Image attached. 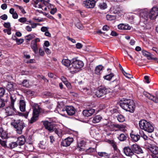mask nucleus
<instances>
[{"label":"nucleus","mask_w":158,"mask_h":158,"mask_svg":"<svg viewBox=\"0 0 158 158\" xmlns=\"http://www.w3.org/2000/svg\"><path fill=\"white\" fill-rule=\"evenodd\" d=\"M142 52L144 56L147 57H151V54L150 53L147 51L145 50H143L142 51Z\"/></svg>","instance_id":"49"},{"label":"nucleus","mask_w":158,"mask_h":158,"mask_svg":"<svg viewBox=\"0 0 158 158\" xmlns=\"http://www.w3.org/2000/svg\"><path fill=\"white\" fill-rule=\"evenodd\" d=\"M45 142L43 141L40 142V143L39 144V147L41 149H44L45 148Z\"/></svg>","instance_id":"47"},{"label":"nucleus","mask_w":158,"mask_h":158,"mask_svg":"<svg viewBox=\"0 0 158 158\" xmlns=\"http://www.w3.org/2000/svg\"><path fill=\"white\" fill-rule=\"evenodd\" d=\"M3 26L4 27H5L6 28H7L9 29V28H10V23L9 22H7V23H5L3 24Z\"/></svg>","instance_id":"56"},{"label":"nucleus","mask_w":158,"mask_h":158,"mask_svg":"<svg viewBox=\"0 0 158 158\" xmlns=\"http://www.w3.org/2000/svg\"><path fill=\"white\" fill-rule=\"evenodd\" d=\"M8 17L6 15L4 14L0 17V18L3 20H5L7 19Z\"/></svg>","instance_id":"59"},{"label":"nucleus","mask_w":158,"mask_h":158,"mask_svg":"<svg viewBox=\"0 0 158 158\" xmlns=\"http://www.w3.org/2000/svg\"><path fill=\"white\" fill-rule=\"evenodd\" d=\"M17 145V143L16 142H12L9 143L8 147L12 149L16 147Z\"/></svg>","instance_id":"41"},{"label":"nucleus","mask_w":158,"mask_h":158,"mask_svg":"<svg viewBox=\"0 0 158 158\" xmlns=\"http://www.w3.org/2000/svg\"><path fill=\"white\" fill-rule=\"evenodd\" d=\"M158 15V8L156 7H153L150 13H149V17L151 19H155Z\"/></svg>","instance_id":"10"},{"label":"nucleus","mask_w":158,"mask_h":158,"mask_svg":"<svg viewBox=\"0 0 158 158\" xmlns=\"http://www.w3.org/2000/svg\"><path fill=\"white\" fill-rule=\"evenodd\" d=\"M11 124L16 129L17 133L22 134L24 127V123L23 121L20 119L13 120L11 122Z\"/></svg>","instance_id":"4"},{"label":"nucleus","mask_w":158,"mask_h":158,"mask_svg":"<svg viewBox=\"0 0 158 158\" xmlns=\"http://www.w3.org/2000/svg\"><path fill=\"white\" fill-rule=\"evenodd\" d=\"M118 121L119 122H123L125 121L124 117L122 114H119L117 116Z\"/></svg>","instance_id":"39"},{"label":"nucleus","mask_w":158,"mask_h":158,"mask_svg":"<svg viewBox=\"0 0 158 158\" xmlns=\"http://www.w3.org/2000/svg\"><path fill=\"white\" fill-rule=\"evenodd\" d=\"M38 118V117H36V116L33 115L32 117L29 121V122L30 123H32L37 120Z\"/></svg>","instance_id":"45"},{"label":"nucleus","mask_w":158,"mask_h":158,"mask_svg":"<svg viewBox=\"0 0 158 158\" xmlns=\"http://www.w3.org/2000/svg\"><path fill=\"white\" fill-rule=\"evenodd\" d=\"M77 148L78 149L79 151H83L84 150L83 147V146H81V144H78Z\"/></svg>","instance_id":"63"},{"label":"nucleus","mask_w":158,"mask_h":158,"mask_svg":"<svg viewBox=\"0 0 158 158\" xmlns=\"http://www.w3.org/2000/svg\"><path fill=\"white\" fill-rule=\"evenodd\" d=\"M143 94L144 95L149 99L153 101L155 103H158V95H156V97H155L146 91L143 92Z\"/></svg>","instance_id":"11"},{"label":"nucleus","mask_w":158,"mask_h":158,"mask_svg":"<svg viewBox=\"0 0 158 158\" xmlns=\"http://www.w3.org/2000/svg\"><path fill=\"white\" fill-rule=\"evenodd\" d=\"M71 63H72L70 60L68 59H64L62 61V64L67 67H69Z\"/></svg>","instance_id":"28"},{"label":"nucleus","mask_w":158,"mask_h":158,"mask_svg":"<svg viewBox=\"0 0 158 158\" xmlns=\"http://www.w3.org/2000/svg\"><path fill=\"white\" fill-rule=\"evenodd\" d=\"M137 11L139 14L140 19V24L143 23L144 24H146L147 23V21L148 20L149 16V12L147 9H144L143 10L138 9Z\"/></svg>","instance_id":"5"},{"label":"nucleus","mask_w":158,"mask_h":158,"mask_svg":"<svg viewBox=\"0 0 158 158\" xmlns=\"http://www.w3.org/2000/svg\"><path fill=\"white\" fill-rule=\"evenodd\" d=\"M29 23H30L31 25V27L32 28H35L36 27L37 25H40L39 23H32L31 21H29Z\"/></svg>","instance_id":"52"},{"label":"nucleus","mask_w":158,"mask_h":158,"mask_svg":"<svg viewBox=\"0 0 158 158\" xmlns=\"http://www.w3.org/2000/svg\"><path fill=\"white\" fill-rule=\"evenodd\" d=\"M114 75L113 73H110L109 74H108L104 77L105 79L107 80H110L111 79L112 77L114 76Z\"/></svg>","instance_id":"40"},{"label":"nucleus","mask_w":158,"mask_h":158,"mask_svg":"<svg viewBox=\"0 0 158 158\" xmlns=\"http://www.w3.org/2000/svg\"><path fill=\"white\" fill-rule=\"evenodd\" d=\"M119 140L121 141H123L126 140L127 138V135L121 133L118 137Z\"/></svg>","instance_id":"29"},{"label":"nucleus","mask_w":158,"mask_h":158,"mask_svg":"<svg viewBox=\"0 0 158 158\" xmlns=\"http://www.w3.org/2000/svg\"><path fill=\"white\" fill-rule=\"evenodd\" d=\"M139 125L142 130L148 133H152L154 131V127L149 122L145 120H142L139 121Z\"/></svg>","instance_id":"3"},{"label":"nucleus","mask_w":158,"mask_h":158,"mask_svg":"<svg viewBox=\"0 0 158 158\" xmlns=\"http://www.w3.org/2000/svg\"><path fill=\"white\" fill-rule=\"evenodd\" d=\"M5 93V89L2 88H0V97L2 96Z\"/></svg>","instance_id":"57"},{"label":"nucleus","mask_w":158,"mask_h":158,"mask_svg":"<svg viewBox=\"0 0 158 158\" xmlns=\"http://www.w3.org/2000/svg\"><path fill=\"white\" fill-rule=\"evenodd\" d=\"M31 46L35 53V54L37 53L38 52V50L37 43H36L34 41L32 40L31 43Z\"/></svg>","instance_id":"24"},{"label":"nucleus","mask_w":158,"mask_h":158,"mask_svg":"<svg viewBox=\"0 0 158 158\" xmlns=\"http://www.w3.org/2000/svg\"><path fill=\"white\" fill-rule=\"evenodd\" d=\"M97 129L95 127H91L90 128V134L92 136H94L95 135H97L98 133L96 131Z\"/></svg>","instance_id":"34"},{"label":"nucleus","mask_w":158,"mask_h":158,"mask_svg":"<svg viewBox=\"0 0 158 158\" xmlns=\"http://www.w3.org/2000/svg\"><path fill=\"white\" fill-rule=\"evenodd\" d=\"M130 137L133 141L136 142L139 139L140 136L136 133H131L130 134Z\"/></svg>","instance_id":"22"},{"label":"nucleus","mask_w":158,"mask_h":158,"mask_svg":"<svg viewBox=\"0 0 158 158\" xmlns=\"http://www.w3.org/2000/svg\"><path fill=\"white\" fill-rule=\"evenodd\" d=\"M16 85L11 82H9L6 86V89L9 91H14L15 89Z\"/></svg>","instance_id":"21"},{"label":"nucleus","mask_w":158,"mask_h":158,"mask_svg":"<svg viewBox=\"0 0 158 158\" xmlns=\"http://www.w3.org/2000/svg\"><path fill=\"white\" fill-rule=\"evenodd\" d=\"M131 29V27L128 24H124V30H130Z\"/></svg>","instance_id":"55"},{"label":"nucleus","mask_w":158,"mask_h":158,"mask_svg":"<svg viewBox=\"0 0 158 158\" xmlns=\"http://www.w3.org/2000/svg\"><path fill=\"white\" fill-rule=\"evenodd\" d=\"M40 55V56H43L45 54L44 52L41 48H40L39 50Z\"/></svg>","instance_id":"61"},{"label":"nucleus","mask_w":158,"mask_h":158,"mask_svg":"<svg viewBox=\"0 0 158 158\" xmlns=\"http://www.w3.org/2000/svg\"><path fill=\"white\" fill-rule=\"evenodd\" d=\"M95 3L94 0H86L83 1V5L86 8H93L95 6Z\"/></svg>","instance_id":"9"},{"label":"nucleus","mask_w":158,"mask_h":158,"mask_svg":"<svg viewBox=\"0 0 158 158\" xmlns=\"http://www.w3.org/2000/svg\"><path fill=\"white\" fill-rule=\"evenodd\" d=\"M102 117L100 115H97L94 116L92 120V122L94 123H99L102 119Z\"/></svg>","instance_id":"27"},{"label":"nucleus","mask_w":158,"mask_h":158,"mask_svg":"<svg viewBox=\"0 0 158 158\" xmlns=\"http://www.w3.org/2000/svg\"><path fill=\"white\" fill-rule=\"evenodd\" d=\"M33 110V115L38 117L39 113L40 111V108L39 105L36 103L31 105Z\"/></svg>","instance_id":"13"},{"label":"nucleus","mask_w":158,"mask_h":158,"mask_svg":"<svg viewBox=\"0 0 158 158\" xmlns=\"http://www.w3.org/2000/svg\"><path fill=\"white\" fill-rule=\"evenodd\" d=\"M118 29L121 30H124V24H120L118 25Z\"/></svg>","instance_id":"64"},{"label":"nucleus","mask_w":158,"mask_h":158,"mask_svg":"<svg viewBox=\"0 0 158 158\" xmlns=\"http://www.w3.org/2000/svg\"><path fill=\"white\" fill-rule=\"evenodd\" d=\"M133 153L138 154L143 153V151L139 146L136 144H133L131 146Z\"/></svg>","instance_id":"12"},{"label":"nucleus","mask_w":158,"mask_h":158,"mask_svg":"<svg viewBox=\"0 0 158 158\" xmlns=\"http://www.w3.org/2000/svg\"><path fill=\"white\" fill-rule=\"evenodd\" d=\"M84 65L82 61L73 59L72 60L71 65L69 69L71 72H77L80 70Z\"/></svg>","instance_id":"2"},{"label":"nucleus","mask_w":158,"mask_h":158,"mask_svg":"<svg viewBox=\"0 0 158 158\" xmlns=\"http://www.w3.org/2000/svg\"><path fill=\"white\" fill-rule=\"evenodd\" d=\"M7 135V133L6 131H4L2 128H0V137L2 139H6Z\"/></svg>","instance_id":"23"},{"label":"nucleus","mask_w":158,"mask_h":158,"mask_svg":"<svg viewBox=\"0 0 158 158\" xmlns=\"http://www.w3.org/2000/svg\"><path fill=\"white\" fill-rule=\"evenodd\" d=\"M19 21L21 23H24L27 21V19L25 17H22L20 18Z\"/></svg>","instance_id":"60"},{"label":"nucleus","mask_w":158,"mask_h":158,"mask_svg":"<svg viewBox=\"0 0 158 158\" xmlns=\"http://www.w3.org/2000/svg\"><path fill=\"white\" fill-rule=\"evenodd\" d=\"M48 28L46 27H42L41 28V31L43 32H46L48 31Z\"/></svg>","instance_id":"58"},{"label":"nucleus","mask_w":158,"mask_h":158,"mask_svg":"<svg viewBox=\"0 0 158 158\" xmlns=\"http://www.w3.org/2000/svg\"><path fill=\"white\" fill-rule=\"evenodd\" d=\"M103 66L102 65H99L96 67L95 69V73L99 75L101 73V72L102 70Z\"/></svg>","instance_id":"30"},{"label":"nucleus","mask_w":158,"mask_h":158,"mask_svg":"<svg viewBox=\"0 0 158 158\" xmlns=\"http://www.w3.org/2000/svg\"><path fill=\"white\" fill-rule=\"evenodd\" d=\"M98 155L101 157H103L105 158H108L109 155L106 152H98Z\"/></svg>","instance_id":"33"},{"label":"nucleus","mask_w":158,"mask_h":158,"mask_svg":"<svg viewBox=\"0 0 158 158\" xmlns=\"http://www.w3.org/2000/svg\"><path fill=\"white\" fill-rule=\"evenodd\" d=\"M11 28H8V29H4L3 31L5 33H7L8 35H10L11 34Z\"/></svg>","instance_id":"62"},{"label":"nucleus","mask_w":158,"mask_h":158,"mask_svg":"<svg viewBox=\"0 0 158 158\" xmlns=\"http://www.w3.org/2000/svg\"><path fill=\"white\" fill-rule=\"evenodd\" d=\"M44 1L43 0H36L33 4L35 8H41L43 6V4Z\"/></svg>","instance_id":"19"},{"label":"nucleus","mask_w":158,"mask_h":158,"mask_svg":"<svg viewBox=\"0 0 158 158\" xmlns=\"http://www.w3.org/2000/svg\"><path fill=\"white\" fill-rule=\"evenodd\" d=\"M95 112L94 109H91L84 110L83 111L82 113L85 116L89 117L91 116Z\"/></svg>","instance_id":"17"},{"label":"nucleus","mask_w":158,"mask_h":158,"mask_svg":"<svg viewBox=\"0 0 158 158\" xmlns=\"http://www.w3.org/2000/svg\"><path fill=\"white\" fill-rule=\"evenodd\" d=\"M149 149L153 154L155 155L158 154V147L150 145Z\"/></svg>","instance_id":"20"},{"label":"nucleus","mask_w":158,"mask_h":158,"mask_svg":"<svg viewBox=\"0 0 158 158\" xmlns=\"http://www.w3.org/2000/svg\"><path fill=\"white\" fill-rule=\"evenodd\" d=\"M22 85L26 87H29L30 86L29 81L27 79H24L22 82Z\"/></svg>","instance_id":"38"},{"label":"nucleus","mask_w":158,"mask_h":158,"mask_svg":"<svg viewBox=\"0 0 158 158\" xmlns=\"http://www.w3.org/2000/svg\"><path fill=\"white\" fill-rule=\"evenodd\" d=\"M109 92V89L105 87H102L99 89L95 92V95L97 97H103Z\"/></svg>","instance_id":"7"},{"label":"nucleus","mask_w":158,"mask_h":158,"mask_svg":"<svg viewBox=\"0 0 158 158\" xmlns=\"http://www.w3.org/2000/svg\"><path fill=\"white\" fill-rule=\"evenodd\" d=\"M82 92L86 95H90L92 93L91 90L89 88H84L82 89Z\"/></svg>","instance_id":"31"},{"label":"nucleus","mask_w":158,"mask_h":158,"mask_svg":"<svg viewBox=\"0 0 158 158\" xmlns=\"http://www.w3.org/2000/svg\"><path fill=\"white\" fill-rule=\"evenodd\" d=\"M106 18L108 20L110 21L114 20L116 19L115 16L109 15H107L106 16Z\"/></svg>","instance_id":"42"},{"label":"nucleus","mask_w":158,"mask_h":158,"mask_svg":"<svg viewBox=\"0 0 158 158\" xmlns=\"http://www.w3.org/2000/svg\"><path fill=\"white\" fill-rule=\"evenodd\" d=\"M25 93L29 96H32L34 94V92L32 90L28 89L25 91Z\"/></svg>","instance_id":"43"},{"label":"nucleus","mask_w":158,"mask_h":158,"mask_svg":"<svg viewBox=\"0 0 158 158\" xmlns=\"http://www.w3.org/2000/svg\"><path fill=\"white\" fill-rule=\"evenodd\" d=\"M5 113L7 116H12L16 115V110L14 106L10 105L5 108Z\"/></svg>","instance_id":"6"},{"label":"nucleus","mask_w":158,"mask_h":158,"mask_svg":"<svg viewBox=\"0 0 158 158\" xmlns=\"http://www.w3.org/2000/svg\"><path fill=\"white\" fill-rule=\"evenodd\" d=\"M76 26L80 30H82L84 28L82 25L80 23L77 22L76 24Z\"/></svg>","instance_id":"50"},{"label":"nucleus","mask_w":158,"mask_h":158,"mask_svg":"<svg viewBox=\"0 0 158 158\" xmlns=\"http://www.w3.org/2000/svg\"><path fill=\"white\" fill-rule=\"evenodd\" d=\"M0 144L3 147H6V140L2 139H0Z\"/></svg>","instance_id":"46"},{"label":"nucleus","mask_w":158,"mask_h":158,"mask_svg":"<svg viewBox=\"0 0 158 158\" xmlns=\"http://www.w3.org/2000/svg\"><path fill=\"white\" fill-rule=\"evenodd\" d=\"M121 10L117 6H113L111 8V12L112 13L118 14L120 12Z\"/></svg>","instance_id":"26"},{"label":"nucleus","mask_w":158,"mask_h":158,"mask_svg":"<svg viewBox=\"0 0 158 158\" xmlns=\"http://www.w3.org/2000/svg\"><path fill=\"white\" fill-rule=\"evenodd\" d=\"M98 7L101 9L105 10L107 8V5L105 2H102L99 3Z\"/></svg>","instance_id":"37"},{"label":"nucleus","mask_w":158,"mask_h":158,"mask_svg":"<svg viewBox=\"0 0 158 158\" xmlns=\"http://www.w3.org/2000/svg\"><path fill=\"white\" fill-rule=\"evenodd\" d=\"M139 134L140 136L143 138L145 140H146L148 137L144 133L143 131L139 132Z\"/></svg>","instance_id":"51"},{"label":"nucleus","mask_w":158,"mask_h":158,"mask_svg":"<svg viewBox=\"0 0 158 158\" xmlns=\"http://www.w3.org/2000/svg\"><path fill=\"white\" fill-rule=\"evenodd\" d=\"M123 151L126 156L130 158L136 156L135 154L132 152L131 146H127L124 147L123 149Z\"/></svg>","instance_id":"8"},{"label":"nucleus","mask_w":158,"mask_h":158,"mask_svg":"<svg viewBox=\"0 0 158 158\" xmlns=\"http://www.w3.org/2000/svg\"><path fill=\"white\" fill-rule=\"evenodd\" d=\"M16 42L19 45L22 44L24 41V40L23 39H16Z\"/></svg>","instance_id":"54"},{"label":"nucleus","mask_w":158,"mask_h":158,"mask_svg":"<svg viewBox=\"0 0 158 158\" xmlns=\"http://www.w3.org/2000/svg\"><path fill=\"white\" fill-rule=\"evenodd\" d=\"M120 105L124 110L130 112H133L135 106L133 100L129 99L121 101Z\"/></svg>","instance_id":"1"},{"label":"nucleus","mask_w":158,"mask_h":158,"mask_svg":"<svg viewBox=\"0 0 158 158\" xmlns=\"http://www.w3.org/2000/svg\"><path fill=\"white\" fill-rule=\"evenodd\" d=\"M26 140L25 137L23 135H21L18 139L17 143L19 145H22L25 143Z\"/></svg>","instance_id":"25"},{"label":"nucleus","mask_w":158,"mask_h":158,"mask_svg":"<svg viewBox=\"0 0 158 158\" xmlns=\"http://www.w3.org/2000/svg\"><path fill=\"white\" fill-rule=\"evenodd\" d=\"M52 131H54L55 133L59 136L61 137L62 136V131L61 129L59 128H54Z\"/></svg>","instance_id":"36"},{"label":"nucleus","mask_w":158,"mask_h":158,"mask_svg":"<svg viewBox=\"0 0 158 158\" xmlns=\"http://www.w3.org/2000/svg\"><path fill=\"white\" fill-rule=\"evenodd\" d=\"M73 139L72 137H68L63 140L61 142V144L64 147L69 146L73 142Z\"/></svg>","instance_id":"14"},{"label":"nucleus","mask_w":158,"mask_h":158,"mask_svg":"<svg viewBox=\"0 0 158 158\" xmlns=\"http://www.w3.org/2000/svg\"><path fill=\"white\" fill-rule=\"evenodd\" d=\"M43 2H44L43 4H44L45 6H47L48 9H50L52 8L53 5L50 3L48 2L44 1Z\"/></svg>","instance_id":"44"},{"label":"nucleus","mask_w":158,"mask_h":158,"mask_svg":"<svg viewBox=\"0 0 158 158\" xmlns=\"http://www.w3.org/2000/svg\"><path fill=\"white\" fill-rule=\"evenodd\" d=\"M43 122L45 129L50 131H52L53 129V126L52 123L48 121H45Z\"/></svg>","instance_id":"15"},{"label":"nucleus","mask_w":158,"mask_h":158,"mask_svg":"<svg viewBox=\"0 0 158 158\" xmlns=\"http://www.w3.org/2000/svg\"><path fill=\"white\" fill-rule=\"evenodd\" d=\"M5 101L0 98V108L3 107L5 106Z\"/></svg>","instance_id":"53"},{"label":"nucleus","mask_w":158,"mask_h":158,"mask_svg":"<svg viewBox=\"0 0 158 158\" xmlns=\"http://www.w3.org/2000/svg\"><path fill=\"white\" fill-rule=\"evenodd\" d=\"M26 37V40L29 41L33 39L35 37V36L34 35L30 34L27 35Z\"/></svg>","instance_id":"48"},{"label":"nucleus","mask_w":158,"mask_h":158,"mask_svg":"<svg viewBox=\"0 0 158 158\" xmlns=\"http://www.w3.org/2000/svg\"><path fill=\"white\" fill-rule=\"evenodd\" d=\"M16 97L14 94H11L10 96V99L11 100L10 105L14 106V102L16 101Z\"/></svg>","instance_id":"35"},{"label":"nucleus","mask_w":158,"mask_h":158,"mask_svg":"<svg viewBox=\"0 0 158 158\" xmlns=\"http://www.w3.org/2000/svg\"><path fill=\"white\" fill-rule=\"evenodd\" d=\"M76 110L74 107L72 106H67V113L70 116L73 115L75 113Z\"/></svg>","instance_id":"16"},{"label":"nucleus","mask_w":158,"mask_h":158,"mask_svg":"<svg viewBox=\"0 0 158 158\" xmlns=\"http://www.w3.org/2000/svg\"><path fill=\"white\" fill-rule=\"evenodd\" d=\"M114 127L118 128L119 130L122 131H125L126 130V126L124 125L117 124L115 125Z\"/></svg>","instance_id":"32"},{"label":"nucleus","mask_w":158,"mask_h":158,"mask_svg":"<svg viewBox=\"0 0 158 158\" xmlns=\"http://www.w3.org/2000/svg\"><path fill=\"white\" fill-rule=\"evenodd\" d=\"M19 107L21 111L24 112L25 111L26 102L23 99H20L19 101Z\"/></svg>","instance_id":"18"}]
</instances>
